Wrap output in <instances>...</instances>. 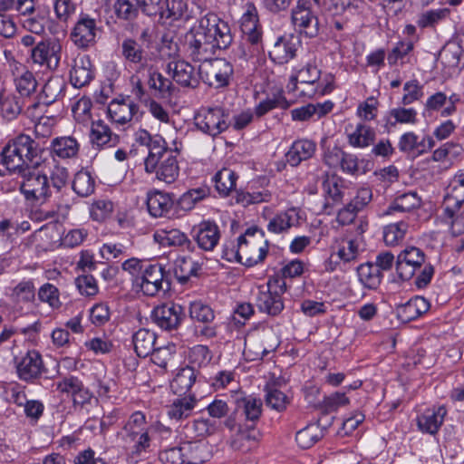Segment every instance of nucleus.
Masks as SVG:
<instances>
[{
	"instance_id": "obj_20",
	"label": "nucleus",
	"mask_w": 464,
	"mask_h": 464,
	"mask_svg": "<svg viewBox=\"0 0 464 464\" xmlns=\"http://www.w3.org/2000/svg\"><path fill=\"white\" fill-rule=\"evenodd\" d=\"M139 106L130 98L115 99L108 106V113L112 121L124 125L137 114Z\"/></svg>"
},
{
	"instance_id": "obj_51",
	"label": "nucleus",
	"mask_w": 464,
	"mask_h": 464,
	"mask_svg": "<svg viewBox=\"0 0 464 464\" xmlns=\"http://www.w3.org/2000/svg\"><path fill=\"white\" fill-rule=\"evenodd\" d=\"M72 189L81 197H87L94 191V179L87 171H78L72 181Z\"/></svg>"
},
{
	"instance_id": "obj_63",
	"label": "nucleus",
	"mask_w": 464,
	"mask_h": 464,
	"mask_svg": "<svg viewBox=\"0 0 464 464\" xmlns=\"http://www.w3.org/2000/svg\"><path fill=\"white\" fill-rule=\"evenodd\" d=\"M403 90L405 94L402 96L401 103L403 105H410L415 101L420 100L422 95V86L420 85L417 80H411L404 84Z\"/></svg>"
},
{
	"instance_id": "obj_56",
	"label": "nucleus",
	"mask_w": 464,
	"mask_h": 464,
	"mask_svg": "<svg viewBox=\"0 0 464 464\" xmlns=\"http://www.w3.org/2000/svg\"><path fill=\"white\" fill-rule=\"evenodd\" d=\"M53 166L50 169V176L48 177L49 182H51L50 186L52 190L55 189L59 192L66 186L69 179V172L65 167L55 164L54 160H53Z\"/></svg>"
},
{
	"instance_id": "obj_36",
	"label": "nucleus",
	"mask_w": 464,
	"mask_h": 464,
	"mask_svg": "<svg viewBox=\"0 0 464 464\" xmlns=\"http://www.w3.org/2000/svg\"><path fill=\"white\" fill-rule=\"evenodd\" d=\"M357 274L361 284L368 289H377L383 277L380 268L370 262L360 265Z\"/></svg>"
},
{
	"instance_id": "obj_2",
	"label": "nucleus",
	"mask_w": 464,
	"mask_h": 464,
	"mask_svg": "<svg viewBox=\"0 0 464 464\" xmlns=\"http://www.w3.org/2000/svg\"><path fill=\"white\" fill-rule=\"evenodd\" d=\"M187 41L192 60L202 62L214 55L217 49H227L233 37L227 23L209 13L199 19L198 25L190 29Z\"/></svg>"
},
{
	"instance_id": "obj_11",
	"label": "nucleus",
	"mask_w": 464,
	"mask_h": 464,
	"mask_svg": "<svg viewBox=\"0 0 464 464\" xmlns=\"http://www.w3.org/2000/svg\"><path fill=\"white\" fill-rule=\"evenodd\" d=\"M425 263V254L415 246L406 247L398 256L395 263L396 272L401 280H410L418 268Z\"/></svg>"
},
{
	"instance_id": "obj_22",
	"label": "nucleus",
	"mask_w": 464,
	"mask_h": 464,
	"mask_svg": "<svg viewBox=\"0 0 464 464\" xmlns=\"http://www.w3.org/2000/svg\"><path fill=\"white\" fill-rule=\"evenodd\" d=\"M298 44L299 42L293 36L280 37L269 51V57L278 64L286 63L295 56Z\"/></svg>"
},
{
	"instance_id": "obj_37",
	"label": "nucleus",
	"mask_w": 464,
	"mask_h": 464,
	"mask_svg": "<svg viewBox=\"0 0 464 464\" xmlns=\"http://www.w3.org/2000/svg\"><path fill=\"white\" fill-rule=\"evenodd\" d=\"M417 122V111L413 108L397 107L392 109L386 118L385 126L388 130L395 127L398 123L401 124H415Z\"/></svg>"
},
{
	"instance_id": "obj_57",
	"label": "nucleus",
	"mask_w": 464,
	"mask_h": 464,
	"mask_svg": "<svg viewBox=\"0 0 464 464\" xmlns=\"http://www.w3.org/2000/svg\"><path fill=\"white\" fill-rule=\"evenodd\" d=\"M266 403L268 407L282 411L289 403L288 397L276 388H266Z\"/></svg>"
},
{
	"instance_id": "obj_42",
	"label": "nucleus",
	"mask_w": 464,
	"mask_h": 464,
	"mask_svg": "<svg viewBox=\"0 0 464 464\" xmlns=\"http://www.w3.org/2000/svg\"><path fill=\"white\" fill-rule=\"evenodd\" d=\"M22 111L21 98L13 94L0 92V115L7 121H13Z\"/></svg>"
},
{
	"instance_id": "obj_49",
	"label": "nucleus",
	"mask_w": 464,
	"mask_h": 464,
	"mask_svg": "<svg viewBox=\"0 0 464 464\" xmlns=\"http://www.w3.org/2000/svg\"><path fill=\"white\" fill-rule=\"evenodd\" d=\"M374 130L363 124H358L355 130L349 135V142L353 147H367L374 141Z\"/></svg>"
},
{
	"instance_id": "obj_14",
	"label": "nucleus",
	"mask_w": 464,
	"mask_h": 464,
	"mask_svg": "<svg viewBox=\"0 0 464 464\" xmlns=\"http://www.w3.org/2000/svg\"><path fill=\"white\" fill-rule=\"evenodd\" d=\"M61 52L62 45L58 42L42 41L32 49V59L34 63L56 70L61 60Z\"/></svg>"
},
{
	"instance_id": "obj_18",
	"label": "nucleus",
	"mask_w": 464,
	"mask_h": 464,
	"mask_svg": "<svg viewBox=\"0 0 464 464\" xmlns=\"http://www.w3.org/2000/svg\"><path fill=\"white\" fill-rule=\"evenodd\" d=\"M44 370L41 354L33 350L29 351L16 363V371L19 378L25 382H32L38 378Z\"/></svg>"
},
{
	"instance_id": "obj_13",
	"label": "nucleus",
	"mask_w": 464,
	"mask_h": 464,
	"mask_svg": "<svg viewBox=\"0 0 464 464\" xmlns=\"http://www.w3.org/2000/svg\"><path fill=\"white\" fill-rule=\"evenodd\" d=\"M324 193V209H332L343 201L348 187L343 179L337 175H325L322 183Z\"/></svg>"
},
{
	"instance_id": "obj_45",
	"label": "nucleus",
	"mask_w": 464,
	"mask_h": 464,
	"mask_svg": "<svg viewBox=\"0 0 464 464\" xmlns=\"http://www.w3.org/2000/svg\"><path fill=\"white\" fill-rule=\"evenodd\" d=\"M237 176L230 169H222L218 171L213 179L218 192L221 196H227L235 188Z\"/></svg>"
},
{
	"instance_id": "obj_55",
	"label": "nucleus",
	"mask_w": 464,
	"mask_h": 464,
	"mask_svg": "<svg viewBox=\"0 0 464 464\" xmlns=\"http://www.w3.org/2000/svg\"><path fill=\"white\" fill-rule=\"evenodd\" d=\"M161 244L168 246H182L188 250H191L190 248L192 246V243L188 237L178 229L164 232Z\"/></svg>"
},
{
	"instance_id": "obj_40",
	"label": "nucleus",
	"mask_w": 464,
	"mask_h": 464,
	"mask_svg": "<svg viewBox=\"0 0 464 464\" xmlns=\"http://www.w3.org/2000/svg\"><path fill=\"white\" fill-rule=\"evenodd\" d=\"M197 400L193 396L179 398L169 406L168 415L173 420H182L189 417L196 406Z\"/></svg>"
},
{
	"instance_id": "obj_58",
	"label": "nucleus",
	"mask_w": 464,
	"mask_h": 464,
	"mask_svg": "<svg viewBox=\"0 0 464 464\" xmlns=\"http://www.w3.org/2000/svg\"><path fill=\"white\" fill-rule=\"evenodd\" d=\"M337 257L344 262L356 260L359 256V243L355 239L343 240L340 248L336 252Z\"/></svg>"
},
{
	"instance_id": "obj_27",
	"label": "nucleus",
	"mask_w": 464,
	"mask_h": 464,
	"mask_svg": "<svg viewBox=\"0 0 464 464\" xmlns=\"http://www.w3.org/2000/svg\"><path fill=\"white\" fill-rule=\"evenodd\" d=\"M256 304L260 312L275 316L279 314L284 309L282 296L276 292L263 290L260 288Z\"/></svg>"
},
{
	"instance_id": "obj_26",
	"label": "nucleus",
	"mask_w": 464,
	"mask_h": 464,
	"mask_svg": "<svg viewBox=\"0 0 464 464\" xmlns=\"http://www.w3.org/2000/svg\"><path fill=\"white\" fill-rule=\"evenodd\" d=\"M321 71L315 64L307 63L301 69H295L290 76L287 89L289 92H295L298 90L297 84L314 85L319 80Z\"/></svg>"
},
{
	"instance_id": "obj_23",
	"label": "nucleus",
	"mask_w": 464,
	"mask_h": 464,
	"mask_svg": "<svg viewBox=\"0 0 464 464\" xmlns=\"http://www.w3.org/2000/svg\"><path fill=\"white\" fill-rule=\"evenodd\" d=\"M260 435V432L253 424L246 428L239 426L237 431L232 437L230 445L235 450L248 452L256 447Z\"/></svg>"
},
{
	"instance_id": "obj_9",
	"label": "nucleus",
	"mask_w": 464,
	"mask_h": 464,
	"mask_svg": "<svg viewBox=\"0 0 464 464\" xmlns=\"http://www.w3.org/2000/svg\"><path fill=\"white\" fill-rule=\"evenodd\" d=\"M66 63L70 67L69 78L75 88L88 85L94 77L92 64L88 55L77 53L69 57L66 55Z\"/></svg>"
},
{
	"instance_id": "obj_29",
	"label": "nucleus",
	"mask_w": 464,
	"mask_h": 464,
	"mask_svg": "<svg viewBox=\"0 0 464 464\" xmlns=\"http://www.w3.org/2000/svg\"><path fill=\"white\" fill-rule=\"evenodd\" d=\"M420 198L416 192H407L397 196L383 212V216L396 213H408L420 207Z\"/></svg>"
},
{
	"instance_id": "obj_38",
	"label": "nucleus",
	"mask_w": 464,
	"mask_h": 464,
	"mask_svg": "<svg viewBox=\"0 0 464 464\" xmlns=\"http://www.w3.org/2000/svg\"><path fill=\"white\" fill-rule=\"evenodd\" d=\"M196 381V373L192 367L180 369L170 382V388L179 396L186 394Z\"/></svg>"
},
{
	"instance_id": "obj_52",
	"label": "nucleus",
	"mask_w": 464,
	"mask_h": 464,
	"mask_svg": "<svg viewBox=\"0 0 464 464\" xmlns=\"http://www.w3.org/2000/svg\"><path fill=\"white\" fill-rule=\"evenodd\" d=\"M189 316L192 320L203 323L205 324L212 323L215 319L213 309L209 305L198 301L190 304Z\"/></svg>"
},
{
	"instance_id": "obj_24",
	"label": "nucleus",
	"mask_w": 464,
	"mask_h": 464,
	"mask_svg": "<svg viewBox=\"0 0 464 464\" xmlns=\"http://www.w3.org/2000/svg\"><path fill=\"white\" fill-rule=\"evenodd\" d=\"M90 140L92 144L98 148L114 147L120 141L119 136L112 133L111 128L102 120L92 121Z\"/></svg>"
},
{
	"instance_id": "obj_61",
	"label": "nucleus",
	"mask_w": 464,
	"mask_h": 464,
	"mask_svg": "<svg viewBox=\"0 0 464 464\" xmlns=\"http://www.w3.org/2000/svg\"><path fill=\"white\" fill-rule=\"evenodd\" d=\"M208 195L207 188H198L187 191L179 198V205L184 209H191L199 200Z\"/></svg>"
},
{
	"instance_id": "obj_15",
	"label": "nucleus",
	"mask_w": 464,
	"mask_h": 464,
	"mask_svg": "<svg viewBox=\"0 0 464 464\" xmlns=\"http://www.w3.org/2000/svg\"><path fill=\"white\" fill-rule=\"evenodd\" d=\"M192 236L200 249L212 251L218 244L221 235L217 223L203 220L193 227Z\"/></svg>"
},
{
	"instance_id": "obj_50",
	"label": "nucleus",
	"mask_w": 464,
	"mask_h": 464,
	"mask_svg": "<svg viewBox=\"0 0 464 464\" xmlns=\"http://www.w3.org/2000/svg\"><path fill=\"white\" fill-rule=\"evenodd\" d=\"M408 230V224L401 220L392 223L383 228V239L386 245L395 246L402 241Z\"/></svg>"
},
{
	"instance_id": "obj_33",
	"label": "nucleus",
	"mask_w": 464,
	"mask_h": 464,
	"mask_svg": "<svg viewBox=\"0 0 464 464\" xmlns=\"http://www.w3.org/2000/svg\"><path fill=\"white\" fill-rule=\"evenodd\" d=\"M136 140L140 145L148 148L149 154L147 156V167L151 169L156 162L155 157L158 156L159 152L162 150L165 140L161 136H151L147 130H140L136 133Z\"/></svg>"
},
{
	"instance_id": "obj_31",
	"label": "nucleus",
	"mask_w": 464,
	"mask_h": 464,
	"mask_svg": "<svg viewBox=\"0 0 464 464\" xmlns=\"http://www.w3.org/2000/svg\"><path fill=\"white\" fill-rule=\"evenodd\" d=\"M173 206V200L167 193L153 191L148 194L147 207L152 217L160 218L168 215Z\"/></svg>"
},
{
	"instance_id": "obj_64",
	"label": "nucleus",
	"mask_w": 464,
	"mask_h": 464,
	"mask_svg": "<svg viewBox=\"0 0 464 464\" xmlns=\"http://www.w3.org/2000/svg\"><path fill=\"white\" fill-rule=\"evenodd\" d=\"M324 5L334 15H340L351 9H358L355 0H324Z\"/></svg>"
},
{
	"instance_id": "obj_60",
	"label": "nucleus",
	"mask_w": 464,
	"mask_h": 464,
	"mask_svg": "<svg viewBox=\"0 0 464 464\" xmlns=\"http://www.w3.org/2000/svg\"><path fill=\"white\" fill-rule=\"evenodd\" d=\"M413 42L400 41L388 53L387 61L391 66L397 64L399 60H402L413 50Z\"/></svg>"
},
{
	"instance_id": "obj_10",
	"label": "nucleus",
	"mask_w": 464,
	"mask_h": 464,
	"mask_svg": "<svg viewBox=\"0 0 464 464\" xmlns=\"http://www.w3.org/2000/svg\"><path fill=\"white\" fill-rule=\"evenodd\" d=\"M98 31L95 19L82 14L72 29L70 38L79 49L87 50L96 44Z\"/></svg>"
},
{
	"instance_id": "obj_1",
	"label": "nucleus",
	"mask_w": 464,
	"mask_h": 464,
	"mask_svg": "<svg viewBox=\"0 0 464 464\" xmlns=\"http://www.w3.org/2000/svg\"><path fill=\"white\" fill-rule=\"evenodd\" d=\"M45 148L29 135L19 134L1 151V162L10 173L23 178L20 191L27 200L45 202L52 195L49 178L38 168L45 162Z\"/></svg>"
},
{
	"instance_id": "obj_35",
	"label": "nucleus",
	"mask_w": 464,
	"mask_h": 464,
	"mask_svg": "<svg viewBox=\"0 0 464 464\" xmlns=\"http://www.w3.org/2000/svg\"><path fill=\"white\" fill-rule=\"evenodd\" d=\"M200 269V264L191 257L179 256L175 261L174 274L177 280L184 285L191 276H197Z\"/></svg>"
},
{
	"instance_id": "obj_34",
	"label": "nucleus",
	"mask_w": 464,
	"mask_h": 464,
	"mask_svg": "<svg viewBox=\"0 0 464 464\" xmlns=\"http://www.w3.org/2000/svg\"><path fill=\"white\" fill-rule=\"evenodd\" d=\"M156 334L145 328L138 330L132 336L134 351L139 357L145 358L154 352Z\"/></svg>"
},
{
	"instance_id": "obj_30",
	"label": "nucleus",
	"mask_w": 464,
	"mask_h": 464,
	"mask_svg": "<svg viewBox=\"0 0 464 464\" xmlns=\"http://www.w3.org/2000/svg\"><path fill=\"white\" fill-rule=\"evenodd\" d=\"M315 144L309 140L295 141L285 154L286 161L293 167L298 166L302 161L307 160L314 155Z\"/></svg>"
},
{
	"instance_id": "obj_5",
	"label": "nucleus",
	"mask_w": 464,
	"mask_h": 464,
	"mask_svg": "<svg viewBox=\"0 0 464 464\" xmlns=\"http://www.w3.org/2000/svg\"><path fill=\"white\" fill-rule=\"evenodd\" d=\"M233 73V65L225 59H211L210 57L202 61L198 66L200 79L215 88L227 86Z\"/></svg>"
},
{
	"instance_id": "obj_46",
	"label": "nucleus",
	"mask_w": 464,
	"mask_h": 464,
	"mask_svg": "<svg viewBox=\"0 0 464 464\" xmlns=\"http://www.w3.org/2000/svg\"><path fill=\"white\" fill-rule=\"evenodd\" d=\"M324 436V430L318 424H310L299 430L295 440L300 448L309 449Z\"/></svg>"
},
{
	"instance_id": "obj_25",
	"label": "nucleus",
	"mask_w": 464,
	"mask_h": 464,
	"mask_svg": "<svg viewBox=\"0 0 464 464\" xmlns=\"http://www.w3.org/2000/svg\"><path fill=\"white\" fill-rule=\"evenodd\" d=\"M430 309V303L422 296H415L396 306L398 318L402 322L415 320Z\"/></svg>"
},
{
	"instance_id": "obj_17",
	"label": "nucleus",
	"mask_w": 464,
	"mask_h": 464,
	"mask_svg": "<svg viewBox=\"0 0 464 464\" xmlns=\"http://www.w3.org/2000/svg\"><path fill=\"white\" fill-rule=\"evenodd\" d=\"M146 48H149V45L145 47L144 43L127 37L123 39L121 44V54L128 63L145 68L149 61Z\"/></svg>"
},
{
	"instance_id": "obj_59",
	"label": "nucleus",
	"mask_w": 464,
	"mask_h": 464,
	"mask_svg": "<svg viewBox=\"0 0 464 464\" xmlns=\"http://www.w3.org/2000/svg\"><path fill=\"white\" fill-rule=\"evenodd\" d=\"M349 404V399L344 392H336L324 397L321 402V408L325 413L337 411L339 408Z\"/></svg>"
},
{
	"instance_id": "obj_19",
	"label": "nucleus",
	"mask_w": 464,
	"mask_h": 464,
	"mask_svg": "<svg viewBox=\"0 0 464 464\" xmlns=\"http://www.w3.org/2000/svg\"><path fill=\"white\" fill-rule=\"evenodd\" d=\"M464 202V173L456 176L449 186L444 198V214L450 219Z\"/></svg>"
},
{
	"instance_id": "obj_7",
	"label": "nucleus",
	"mask_w": 464,
	"mask_h": 464,
	"mask_svg": "<svg viewBox=\"0 0 464 464\" xmlns=\"http://www.w3.org/2000/svg\"><path fill=\"white\" fill-rule=\"evenodd\" d=\"M291 22L295 31L306 37L314 38L319 34L318 17L310 0H297L291 11Z\"/></svg>"
},
{
	"instance_id": "obj_53",
	"label": "nucleus",
	"mask_w": 464,
	"mask_h": 464,
	"mask_svg": "<svg viewBox=\"0 0 464 464\" xmlns=\"http://www.w3.org/2000/svg\"><path fill=\"white\" fill-rule=\"evenodd\" d=\"M16 303H31L35 297V288L32 281H22L12 291Z\"/></svg>"
},
{
	"instance_id": "obj_3",
	"label": "nucleus",
	"mask_w": 464,
	"mask_h": 464,
	"mask_svg": "<svg viewBox=\"0 0 464 464\" xmlns=\"http://www.w3.org/2000/svg\"><path fill=\"white\" fill-rule=\"evenodd\" d=\"M133 282L148 296H155L160 291L170 289L169 273L159 263L146 265L141 275L137 276Z\"/></svg>"
},
{
	"instance_id": "obj_32",
	"label": "nucleus",
	"mask_w": 464,
	"mask_h": 464,
	"mask_svg": "<svg viewBox=\"0 0 464 464\" xmlns=\"http://www.w3.org/2000/svg\"><path fill=\"white\" fill-rule=\"evenodd\" d=\"M183 451L186 464H201L211 457L209 447L204 441H185Z\"/></svg>"
},
{
	"instance_id": "obj_39",
	"label": "nucleus",
	"mask_w": 464,
	"mask_h": 464,
	"mask_svg": "<svg viewBox=\"0 0 464 464\" xmlns=\"http://www.w3.org/2000/svg\"><path fill=\"white\" fill-rule=\"evenodd\" d=\"M237 411L242 410L246 420L255 422L259 420L262 412V401L253 396L237 397Z\"/></svg>"
},
{
	"instance_id": "obj_16",
	"label": "nucleus",
	"mask_w": 464,
	"mask_h": 464,
	"mask_svg": "<svg viewBox=\"0 0 464 464\" xmlns=\"http://www.w3.org/2000/svg\"><path fill=\"white\" fill-rule=\"evenodd\" d=\"M167 72L173 81L183 87L196 88L199 83L198 72H196L194 67L183 60L169 62Z\"/></svg>"
},
{
	"instance_id": "obj_48",
	"label": "nucleus",
	"mask_w": 464,
	"mask_h": 464,
	"mask_svg": "<svg viewBox=\"0 0 464 464\" xmlns=\"http://www.w3.org/2000/svg\"><path fill=\"white\" fill-rule=\"evenodd\" d=\"M449 8H439L426 11L420 14L417 24L420 28L435 27L439 23L450 16Z\"/></svg>"
},
{
	"instance_id": "obj_44",
	"label": "nucleus",
	"mask_w": 464,
	"mask_h": 464,
	"mask_svg": "<svg viewBox=\"0 0 464 464\" xmlns=\"http://www.w3.org/2000/svg\"><path fill=\"white\" fill-rule=\"evenodd\" d=\"M161 166H159V169L155 172L156 178L167 184L173 183L179 173V167L175 155H166Z\"/></svg>"
},
{
	"instance_id": "obj_4",
	"label": "nucleus",
	"mask_w": 464,
	"mask_h": 464,
	"mask_svg": "<svg viewBox=\"0 0 464 464\" xmlns=\"http://www.w3.org/2000/svg\"><path fill=\"white\" fill-rule=\"evenodd\" d=\"M264 237V231L256 227L247 228L244 235L238 237L237 243L244 254V266L250 267L265 259L268 246Z\"/></svg>"
},
{
	"instance_id": "obj_12",
	"label": "nucleus",
	"mask_w": 464,
	"mask_h": 464,
	"mask_svg": "<svg viewBox=\"0 0 464 464\" xmlns=\"http://www.w3.org/2000/svg\"><path fill=\"white\" fill-rule=\"evenodd\" d=\"M185 317L184 309L180 304L166 303L156 306L151 314L153 322L162 330H176Z\"/></svg>"
},
{
	"instance_id": "obj_54",
	"label": "nucleus",
	"mask_w": 464,
	"mask_h": 464,
	"mask_svg": "<svg viewBox=\"0 0 464 464\" xmlns=\"http://www.w3.org/2000/svg\"><path fill=\"white\" fill-rule=\"evenodd\" d=\"M293 226V215L290 211L281 212L271 218L267 224V230L279 234L288 231Z\"/></svg>"
},
{
	"instance_id": "obj_47",
	"label": "nucleus",
	"mask_w": 464,
	"mask_h": 464,
	"mask_svg": "<svg viewBox=\"0 0 464 464\" xmlns=\"http://www.w3.org/2000/svg\"><path fill=\"white\" fill-rule=\"evenodd\" d=\"M14 81L15 89L21 96H29L36 90L37 82L33 72L28 70H16Z\"/></svg>"
},
{
	"instance_id": "obj_21",
	"label": "nucleus",
	"mask_w": 464,
	"mask_h": 464,
	"mask_svg": "<svg viewBox=\"0 0 464 464\" xmlns=\"http://www.w3.org/2000/svg\"><path fill=\"white\" fill-rule=\"evenodd\" d=\"M446 413L447 411L443 406L425 410L417 417L419 430L430 435L436 434L444 421Z\"/></svg>"
},
{
	"instance_id": "obj_43",
	"label": "nucleus",
	"mask_w": 464,
	"mask_h": 464,
	"mask_svg": "<svg viewBox=\"0 0 464 464\" xmlns=\"http://www.w3.org/2000/svg\"><path fill=\"white\" fill-rule=\"evenodd\" d=\"M53 153L62 159H70L77 155L79 143L72 137L56 138L52 141Z\"/></svg>"
},
{
	"instance_id": "obj_28",
	"label": "nucleus",
	"mask_w": 464,
	"mask_h": 464,
	"mask_svg": "<svg viewBox=\"0 0 464 464\" xmlns=\"http://www.w3.org/2000/svg\"><path fill=\"white\" fill-rule=\"evenodd\" d=\"M240 27L249 43L252 44L259 43L262 34L258 24L257 12L253 5H249L247 10L244 13Z\"/></svg>"
},
{
	"instance_id": "obj_8",
	"label": "nucleus",
	"mask_w": 464,
	"mask_h": 464,
	"mask_svg": "<svg viewBox=\"0 0 464 464\" xmlns=\"http://www.w3.org/2000/svg\"><path fill=\"white\" fill-rule=\"evenodd\" d=\"M126 442H133L136 453H140L150 446V437L146 430L145 415L140 411L131 414L123 428Z\"/></svg>"
},
{
	"instance_id": "obj_62",
	"label": "nucleus",
	"mask_w": 464,
	"mask_h": 464,
	"mask_svg": "<svg viewBox=\"0 0 464 464\" xmlns=\"http://www.w3.org/2000/svg\"><path fill=\"white\" fill-rule=\"evenodd\" d=\"M160 459L163 464H186L183 442L160 452Z\"/></svg>"
},
{
	"instance_id": "obj_6",
	"label": "nucleus",
	"mask_w": 464,
	"mask_h": 464,
	"mask_svg": "<svg viewBox=\"0 0 464 464\" xmlns=\"http://www.w3.org/2000/svg\"><path fill=\"white\" fill-rule=\"evenodd\" d=\"M228 112L221 108H208L199 111L194 118L196 127L203 133L217 137L228 129Z\"/></svg>"
},
{
	"instance_id": "obj_41",
	"label": "nucleus",
	"mask_w": 464,
	"mask_h": 464,
	"mask_svg": "<svg viewBox=\"0 0 464 464\" xmlns=\"http://www.w3.org/2000/svg\"><path fill=\"white\" fill-rule=\"evenodd\" d=\"M149 87L152 90L159 92L162 98L170 97L175 92V86L172 82L165 78L160 72L154 70L152 67L149 69Z\"/></svg>"
}]
</instances>
